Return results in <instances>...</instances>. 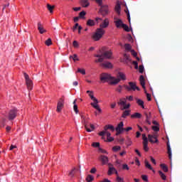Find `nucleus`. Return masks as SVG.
Masks as SVG:
<instances>
[{
  "mask_svg": "<svg viewBox=\"0 0 182 182\" xmlns=\"http://www.w3.org/2000/svg\"><path fill=\"white\" fill-rule=\"evenodd\" d=\"M38 30L39 31L40 33H45L46 32V30L43 28V26H42V23L41 22L38 23Z\"/></svg>",
  "mask_w": 182,
  "mask_h": 182,
  "instance_id": "a211bd4d",
  "label": "nucleus"
},
{
  "mask_svg": "<svg viewBox=\"0 0 182 182\" xmlns=\"http://www.w3.org/2000/svg\"><path fill=\"white\" fill-rule=\"evenodd\" d=\"M100 80L102 83H106V82H109V85H117L120 82V79L112 77L110 75L104 73L100 75Z\"/></svg>",
  "mask_w": 182,
  "mask_h": 182,
  "instance_id": "f03ea898",
  "label": "nucleus"
},
{
  "mask_svg": "<svg viewBox=\"0 0 182 182\" xmlns=\"http://www.w3.org/2000/svg\"><path fill=\"white\" fill-rule=\"evenodd\" d=\"M152 130H154V132H160V127H159V126H153Z\"/></svg>",
  "mask_w": 182,
  "mask_h": 182,
  "instance_id": "49530a36",
  "label": "nucleus"
},
{
  "mask_svg": "<svg viewBox=\"0 0 182 182\" xmlns=\"http://www.w3.org/2000/svg\"><path fill=\"white\" fill-rule=\"evenodd\" d=\"M126 98H121L119 101L117 102V105L120 106V110H127L130 108V103H126Z\"/></svg>",
  "mask_w": 182,
  "mask_h": 182,
  "instance_id": "20e7f679",
  "label": "nucleus"
},
{
  "mask_svg": "<svg viewBox=\"0 0 182 182\" xmlns=\"http://www.w3.org/2000/svg\"><path fill=\"white\" fill-rule=\"evenodd\" d=\"M100 66L102 68H105L106 69H112L113 68V65L110 62H105L100 64Z\"/></svg>",
  "mask_w": 182,
  "mask_h": 182,
  "instance_id": "4468645a",
  "label": "nucleus"
},
{
  "mask_svg": "<svg viewBox=\"0 0 182 182\" xmlns=\"http://www.w3.org/2000/svg\"><path fill=\"white\" fill-rule=\"evenodd\" d=\"M105 31L103 28H97L96 31L93 33L92 38L93 41H100L103 38V35L105 33Z\"/></svg>",
  "mask_w": 182,
  "mask_h": 182,
  "instance_id": "7ed1b4c3",
  "label": "nucleus"
},
{
  "mask_svg": "<svg viewBox=\"0 0 182 182\" xmlns=\"http://www.w3.org/2000/svg\"><path fill=\"white\" fill-rule=\"evenodd\" d=\"M157 134H148V140L150 143H159V139H157Z\"/></svg>",
  "mask_w": 182,
  "mask_h": 182,
  "instance_id": "1a4fd4ad",
  "label": "nucleus"
},
{
  "mask_svg": "<svg viewBox=\"0 0 182 182\" xmlns=\"http://www.w3.org/2000/svg\"><path fill=\"white\" fill-rule=\"evenodd\" d=\"M104 130L107 132V130H111V132H114V127L111 124L105 125L104 127Z\"/></svg>",
  "mask_w": 182,
  "mask_h": 182,
  "instance_id": "4be33fe9",
  "label": "nucleus"
},
{
  "mask_svg": "<svg viewBox=\"0 0 182 182\" xmlns=\"http://www.w3.org/2000/svg\"><path fill=\"white\" fill-rule=\"evenodd\" d=\"M99 151H100V153L107 154V151L102 148H99Z\"/></svg>",
  "mask_w": 182,
  "mask_h": 182,
  "instance_id": "0e129e2a",
  "label": "nucleus"
},
{
  "mask_svg": "<svg viewBox=\"0 0 182 182\" xmlns=\"http://www.w3.org/2000/svg\"><path fill=\"white\" fill-rule=\"evenodd\" d=\"M18 114V109L16 108L11 109L9 112V120H14Z\"/></svg>",
  "mask_w": 182,
  "mask_h": 182,
  "instance_id": "6e6552de",
  "label": "nucleus"
},
{
  "mask_svg": "<svg viewBox=\"0 0 182 182\" xmlns=\"http://www.w3.org/2000/svg\"><path fill=\"white\" fill-rule=\"evenodd\" d=\"M70 58H73L74 62H76V60H79V58H77V55H76V54H74L73 56H70Z\"/></svg>",
  "mask_w": 182,
  "mask_h": 182,
  "instance_id": "8fccbe9b",
  "label": "nucleus"
},
{
  "mask_svg": "<svg viewBox=\"0 0 182 182\" xmlns=\"http://www.w3.org/2000/svg\"><path fill=\"white\" fill-rule=\"evenodd\" d=\"M79 23H76L75 24V26H73V32H75V31H76V29H77V28H79Z\"/></svg>",
  "mask_w": 182,
  "mask_h": 182,
  "instance_id": "13d9d810",
  "label": "nucleus"
},
{
  "mask_svg": "<svg viewBox=\"0 0 182 182\" xmlns=\"http://www.w3.org/2000/svg\"><path fill=\"white\" fill-rule=\"evenodd\" d=\"M87 26H95L96 25V23L92 19H89L87 21Z\"/></svg>",
  "mask_w": 182,
  "mask_h": 182,
  "instance_id": "c756f323",
  "label": "nucleus"
},
{
  "mask_svg": "<svg viewBox=\"0 0 182 182\" xmlns=\"http://www.w3.org/2000/svg\"><path fill=\"white\" fill-rule=\"evenodd\" d=\"M124 48L126 50H130L132 49V46L129 43H126Z\"/></svg>",
  "mask_w": 182,
  "mask_h": 182,
  "instance_id": "37998d69",
  "label": "nucleus"
},
{
  "mask_svg": "<svg viewBox=\"0 0 182 182\" xmlns=\"http://www.w3.org/2000/svg\"><path fill=\"white\" fill-rule=\"evenodd\" d=\"M131 53H132V56H134V58H136L137 56V53H136V51H134V50H131Z\"/></svg>",
  "mask_w": 182,
  "mask_h": 182,
  "instance_id": "e2e57ef3",
  "label": "nucleus"
},
{
  "mask_svg": "<svg viewBox=\"0 0 182 182\" xmlns=\"http://www.w3.org/2000/svg\"><path fill=\"white\" fill-rule=\"evenodd\" d=\"M77 72L82 75H86V70L85 69L78 68Z\"/></svg>",
  "mask_w": 182,
  "mask_h": 182,
  "instance_id": "c03bdc74",
  "label": "nucleus"
},
{
  "mask_svg": "<svg viewBox=\"0 0 182 182\" xmlns=\"http://www.w3.org/2000/svg\"><path fill=\"white\" fill-rule=\"evenodd\" d=\"M100 6V14H102L103 16L109 14V8L107 5L103 6V4H102V6Z\"/></svg>",
  "mask_w": 182,
  "mask_h": 182,
  "instance_id": "9d476101",
  "label": "nucleus"
},
{
  "mask_svg": "<svg viewBox=\"0 0 182 182\" xmlns=\"http://www.w3.org/2000/svg\"><path fill=\"white\" fill-rule=\"evenodd\" d=\"M122 170H129V166L126 164L122 165Z\"/></svg>",
  "mask_w": 182,
  "mask_h": 182,
  "instance_id": "6e6d98bb",
  "label": "nucleus"
},
{
  "mask_svg": "<svg viewBox=\"0 0 182 182\" xmlns=\"http://www.w3.org/2000/svg\"><path fill=\"white\" fill-rule=\"evenodd\" d=\"M144 150L145 151H149V142H143Z\"/></svg>",
  "mask_w": 182,
  "mask_h": 182,
  "instance_id": "58836bf2",
  "label": "nucleus"
},
{
  "mask_svg": "<svg viewBox=\"0 0 182 182\" xmlns=\"http://www.w3.org/2000/svg\"><path fill=\"white\" fill-rule=\"evenodd\" d=\"M81 119H82V122L83 123V124L85 126V130H87V132L88 133L92 132V130L90 129H89V124H90V123H89L90 118L82 115Z\"/></svg>",
  "mask_w": 182,
  "mask_h": 182,
  "instance_id": "39448f33",
  "label": "nucleus"
},
{
  "mask_svg": "<svg viewBox=\"0 0 182 182\" xmlns=\"http://www.w3.org/2000/svg\"><path fill=\"white\" fill-rule=\"evenodd\" d=\"M122 89H123V87H122V85H119L116 90H117V92H118L119 93H122Z\"/></svg>",
  "mask_w": 182,
  "mask_h": 182,
  "instance_id": "bf43d9fd",
  "label": "nucleus"
},
{
  "mask_svg": "<svg viewBox=\"0 0 182 182\" xmlns=\"http://www.w3.org/2000/svg\"><path fill=\"white\" fill-rule=\"evenodd\" d=\"M99 100H97V102H91V106H92V107H94V109H96V110H98L100 113H102V109H100V107H99Z\"/></svg>",
  "mask_w": 182,
  "mask_h": 182,
  "instance_id": "2eb2a0df",
  "label": "nucleus"
},
{
  "mask_svg": "<svg viewBox=\"0 0 182 182\" xmlns=\"http://www.w3.org/2000/svg\"><path fill=\"white\" fill-rule=\"evenodd\" d=\"M112 55H113L112 50L105 51V48H102V50H100L99 54L95 55V58H98L95 62L102 63L105 59H112Z\"/></svg>",
  "mask_w": 182,
  "mask_h": 182,
  "instance_id": "f257e3e1",
  "label": "nucleus"
},
{
  "mask_svg": "<svg viewBox=\"0 0 182 182\" xmlns=\"http://www.w3.org/2000/svg\"><path fill=\"white\" fill-rule=\"evenodd\" d=\"M142 140H143V143L149 142V139H147V136H146V134H142Z\"/></svg>",
  "mask_w": 182,
  "mask_h": 182,
  "instance_id": "ea45409f",
  "label": "nucleus"
},
{
  "mask_svg": "<svg viewBox=\"0 0 182 182\" xmlns=\"http://www.w3.org/2000/svg\"><path fill=\"white\" fill-rule=\"evenodd\" d=\"M113 140H114V138H113L112 136H108L107 138V141H113Z\"/></svg>",
  "mask_w": 182,
  "mask_h": 182,
  "instance_id": "774afa93",
  "label": "nucleus"
},
{
  "mask_svg": "<svg viewBox=\"0 0 182 182\" xmlns=\"http://www.w3.org/2000/svg\"><path fill=\"white\" fill-rule=\"evenodd\" d=\"M118 77H119V78H118V79H119V80H120V79L122 80H126V75L124 74H123L122 73H119Z\"/></svg>",
  "mask_w": 182,
  "mask_h": 182,
  "instance_id": "e433bc0d",
  "label": "nucleus"
},
{
  "mask_svg": "<svg viewBox=\"0 0 182 182\" xmlns=\"http://www.w3.org/2000/svg\"><path fill=\"white\" fill-rule=\"evenodd\" d=\"M121 147L119 146H115L112 148L113 151H119L120 150Z\"/></svg>",
  "mask_w": 182,
  "mask_h": 182,
  "instance_id": "603ef678",
  "label": "nucleus"
},
{
  "mask_svg": "<svg viewBox=\"0 0 182 182\" xmlns=\"http://www.w3.org/2000/svg\"><path fill=\"white\" fill-rule=\"evenodd\" d=\"M145 167H146V168H149V170H151L154 173L153 167H151V165L149 163L147 160L145 161Z\"/></svg>",
  "mask_w": 182,
  "mask_h": 182,
  "instance_id": "7c9ffc66",
  "label": "nucleus"
},
{
  "mask_svg": "<svg viewBox=\"0 0 182 182\" xmlns=\"http://www.w3.org/2000/svg\"><path fill=\"white\" fill-rule=\"evenodd\" d=\"M131 119H141V114L135 112L134 114L131 115Z\"/></svg>",
  "mask_w": 182,
  "mask_h": 182,
  "instance_id": "393cba45",
  "label": "nucleus"
},
{
  "mask_svg": "<svg viewBox=\"0 0 182 182\" xmlns=\"http://www.w3.org/2000/svg\"><path fill=\"white\" fill-rule=\"evenodd\" d=\"M24 77L26 79V83L28 90H32V87H33V83L32 82V80L29 78V75L25 73Z\"/></svg>",
  "mask_w": 182,
  "mask_h": 182,
  "instance_id": "423d86ee",
  "label": "nucleus"
},
{
  "mask_svg": "<svg viewBox=\"0 0 182 182\" xmlns=\"http://www.w3.org/2000/svg\"><path fill=\"white\" fill-rule=\"evenodd\" d=\"M132 63L133 65H134L135 69H139V63H137V61H133Z\"/></svg>",
  "mask_w": 182,
  "mask_h": 182,
  "instance_id": "052dcab7",
  "label": "nucleus"
},
{
  "mask_svg": "<svg viewBox=\"0 0 182 182\" xmlns=\"http://www.w3.org/2000/svg\"><path fill=\"white\" fill-rule=\"evenodd\" d=\"M100 160L102 163V166H105L109 163V158L105 155H101L100 156Z\"/></svg>",
  "mask_w": 182,
  "mask_h": 182,
  "instance_id": "ddd939ff",
  "label": "nucleus"
},
{
  "mask_svg": "<svg viewBox=\"0 0 182 182\" xmlns=\"http://www.w3.org/2000/svg\"><path fill=\"white\" fill-rule=\"evenodd\" d=\"M46 46H50L52 45V39L48 38L47 41L45 42Z\"/></svg>",
  "mask_w": 182,
  "mask_h": 182,
  "instance_id": "a19ab883",
  "label": "nucleus"
},
{
  "mask_svg": "<svg viewBox=\"0 0 182 182\" xmlns=\"http://www.w3.org/2000/svg\"><path fill=\"white\" fill-rule=\"evenodd\" d=\"M92 147H100V143H99V142H94V143H92Z\"/></svg>",
  "mask_w": 182,
  "mask_h": 182,
  "instance_id": "5fc2aeb1",
  "label": "nucleus"
},
{
  "mask_svg": "<svg viewBox=\"0 0 182 182\" xmlns=\"http://www.w3.org/2000/svg\"><path fill=\"white\" fill-rule=\"evenodd\" d=\"M139 73H143L144 72V66L139 65Z\"/></svg>",
  "mask_w": 182,
  "mask_h": 182,
  "instance_id": "09e8293b",
  "label": "nucleus"
},
{
  "mask_svg": "<svg viewBox=\"0 0 182 182\" xmlns=\"http://www.w3.org/2000/svg\"><path fill=\"white\" fill-rule=\"evenodd\" d=\"M145 93L146 95V99L148 102H150L151 100V95L149 93H147V91L145 90Z\"/></svg>",
  "mask_w": 182,
  "mask_h": 182,
  "instance_id": "a18cd8bd",
  "label": "nucleus"
},
{
  "mask_svg": "<svg viewBox=\"0 0 182 182\" xmlns=\"http://www.w3.org/2000/svg\"><path fill=\"white\" fill-rule=\"evenodd\" d=\"M123 126H124V124H123V122H121L117 127H116L115 130H119L121 132H124V128H123Z\"/></svg>",
  "mask_w": 182,
  "mask_h": 182,
  "instance_id": "5701e85b",
  "label": "nucleus"
},
{
  "mask_svg": "<svg viewBox=\"0 0 182 182\" xmlns=\"http://www.w3.org/2000/svg\"><path fill=\"white\" fill-rule=\"evenodd\" d=\"M85 15H86V12L85 11H82L79 14L80 18H85Z\"/></svg>",
  "mask_w": 182,
  "mask_h": 182,
  "instance_id": "de8ad7c7",
  "label": "nucleus"
},
{
  "mask_svg": "<svg viewBox=\"0 0 182 182\" xmlns=\"http://www.w3.org/2000/svg\"><path fill=\"white\" fill-rule=\"evenodd\" d=\"M159 174L160 176V177L162 178V180H167V176H166V174H164V173H163V171H159Z\"/></svg>",
  "mask_w": 182,
  "mask_h": 182,
  "instance_id": "2f4dec72",
  "label": "nucleus"
},
{
  "mask_svg": "<svg viewBox=\"0 0 182 182\" xmlns=\"http://www.w3.org/2000/svg\"><path fill=\"white\" fill-rule=\"evenodd\" d=\"M145 116H146V122L148 124H151V122H150V117L151 116V113L149 112V114L146 113L145 114Z\"/></svg>",
  "mask_w": 182,
  "mask_h": 182,
  "instance_id": "c85d7f7f",
  "label": "nucleus"
},
{
  "mask_svg": "<svg viewBox=\"0 0 182 182\" xmlns=\"http://www.w3.org/2000/svg\"><path fill=\"white\" fill-rule=\"evenodd\" d=\"M167 150H168V158L170 160H171V147L170 146V144L167 142Z\"/></svg>",
  "mask_w": 182,
  "mask_h": 182,
  "instance_id": "cd10ccee",
  "label": "nucleus"
},
{
  "mask_svg": "<svg viewBox=\"0 0 182 182\" xmlns=\"http://www.w3.org/2000/svg\"><path fill=\"white\" fill-rule=\"evenodd\" d=\"M73 45L74 46V48H79V43H77V41H73Z\"/></svg>",
  "mask_w": 182,
  "mask_h": 182,
  "instance_id": "4d7b16f0",
  "label": "nucleus"
},
{
  "mask_svg": "<svg viewBox=\"0 0 182 182\" xmlns=\"http://www.w3.org/2000/svg\"><path fill=\"white\" fill-rule=\"evenodd\" d=\"M80 4L82 8H87V6L90 5V4L89 3V0H81Z\"/></svg>",
  "mask_w": 182,
  "mask_h": 182,
  "instance_id": "412c9836",
  "label": "nucleus"
},
{
  "mask_svg": "<svg viewBox=\"0 0 182 182\" xmlns=\"http://www.w3.org/2000/svg\"><path fill=\"white\" fill-rule=\"evenodd\" d=\"M139 82H140V85H141V86H142L143 89H146V82L144 80V76L140 75Z\"/></svg>",
  "mask_w": 182,
  "mask_h": 182,
  "instance_id": "f3484780",
  "label": "nucleus"
},
{
  "mask_svg": "<svg viewBox=\"0 0 182 182\" xmlns=\"http://www.w3.org/2000/svg\"><path fill=\"white\" fill-rule=\"evenodd\" d=\"M150 159L151 163H153V164H156V159H154V158H153V156H150Z\"/></svg>",
  "mask_w": 182,
  "mask_h": 182,
  "instance_id": "338daca9",
  "label": "nucleus"
},
{
  "mask_svg": "<svg viewBox=\"0 0 182 182\" xmlns=\"http://www.w3.org/2000/svg\"><path fill=\"white\" fill-rule=\"evenodd\" d=\"M126 89L129 91L130 90H140V88L139 87H137V85H136V82H129V86H126Z\"/></svg>",
  "mask_w": 182,
  "mask_h": 182,
  "instance_id": "0eeeda50",
  "label": "nucleus"
},
{
  "mask_svg": "<svg viewBox=\"0 0 182 182\" xmlns=\"http://www.w3.org/2000/svg\"><path fill=\"white\" fill-rule=\"evenodd\" d=\"M114 23H115V26H117V28H122L123 26V25L124 23H123V21L121 19L119 18H114Z\"/></svg>",
  "mask_w": 182,
  "mask_h": 182,
  "instance_id": "dca6fc26",
  "label": "nucleus"
},
{
  "mask_svg": "<svg viewBox=\"0 0 182 182\" xmlns=\"http://www.w3.org/2000/svg\"><path fill=\"white\" fill-rule=\"evenodd\" d=\"M65 103V100L63 98H60L57 104V112L60 113V112H62V109H63V105Z\"/></svg>",
  "mask_w": 182,
  "mask_h": 182,
  "instance_id": "9b49d317",
  "label": "nucleus"
},
{
  "mask_svg": "<svg viewBox=\"0 0 182 182\" xmlns=\"http://www.w3.org/2000/svg\"><path fill=\"white\" fill-rule=\"evenodd\" d=\"M109 26V21L107 20H105L100 25L99 29H104L105 28H107Z\"/></svg>",
  "mask_w": 182,
  "mask_h": 182,
  "instance_id": "aec40b11",
  "label": "nucleus"
},
{
  "mask_svg": "<svg viewBox=\"0 0 182 182\" xmlns=\"http://www.w3.org/2000/svg\"><path fill=\"white\" fill-rule=\"evenodd\" d=\"M120 11H122V6L120 4L117 3L115 6V12H117L118 15H120Z\"/></svg>",
  "mask_w": 182,
  "mask_h": 182,
  "instance_id": "bb28decb",
  "label": "nucleus"
},
{
  "mask_svg": "<svg viewBox=\"0 0 182 182\" xmlns=\"http://www.w3.org/2000/svg\"><path fill=\"white\" fill-rule=\"evenodd\" d=\"M135 100L136 101L137 105L141 106L142 109H144V102L140 99L136 98Z\"/></svg>",
  "mask_w": 182,
  "mask_h": 182,
  "instance_id": "b1692460",
  "label": "nucleus"
},
{
  "mask_svg": "<svg viewBox=\"0 0 182 182\" xmlns=\"http://www.w3.org/2000/svg\"><path fill=\"white\" fill-rule=\"evenodd\" d=\"M122 28L126 31V32H129L130 31V28H129V26L126 24H123Z\"/></svg>",
  "mask_w": 182,
  "mask_h": 182,
  "instance_id": "79ce46f5",
  "label": "nucleus"
},
{
  "mask_svg": "<svg viewBox=\"0 0 182 182\" xmlns=\"http://www.w3.org/2000/svg\"><path fill=\"white\" fill-rule=\"evenodd\" d=\"M132 110L130 109H125L122 114V119H126V117H127V116H130V113H131Z\"/></svg>",
  "mask_w": 182,
  "mask_h": 182,
  "instance_id": "6ab92c4d",
  "label": "nucleus"
},
{
  "mask_svg": "<svg viewBox=\"0 0 182 182\" xmlns=\"http://www.w3.org/2000/svg\"><path fill=\"white\" fill-rule=\"evenodd\" d=\"M141 178H142V180H143L144 181H146V182L149 181V178L147 177L146 175H142V176H141Z\"/></svg>",
  "mask_w": 182,
  "mask_h": 182,
  "instance_id": "3c124183",
  "label": "nucleus"
},
{
  "mask_svg": "<svg viewBox=\"0 0 182 182\" xmlns=\"http://www.w3.org/2000/svg\"><path fill=\"white\" fill-rule=\"evenodd\" d=\"M95 2L99 5V6H102V5H103V0H95Z\"/></svg>",
  "mask_w": 182,
  "mask_h": 182,
  "instance_id": "864d4df0",
  "label": "nucleus"
},
{
  "mask_svg": "<svg viewBox=\"0 0 182 182\" xmlns=\"http://www.w3.org/2000/svg\"><path fill=\"white\" fill-rule=\"evenodd\" d=\"M109 166H111L109 167V170L107 172L108 176H112L114 173L117 175V170L115 169L114 167H113V165L109 164Z\"/></svg>",
  "mask_w": 182,
  "mask_h": 182,
  "instance_id": "f8f14e48",
  "label": "nucleus"
},
{
  "mask_svg": "<svg viewBox=\"0 0 182 182\" xmlns=\"http://www.w3.org/2000/svg\"><path fill=\"white\" fill-rule=\"evenodd\" d=\"M93 180H95V178L93 177V176L87 175V176L86 178V181H87V182H92Z\"/></svg>",
  "mask_w": 182,
  "mask_h": 182,
  "instance_id": "f704fd0d",
  "label": "nucleus"
},
{
  "mask_svg": "<svg viewBox=\"0 0 182 182\" xmlns=\"http://www.w3.org/2000/svg\"><path fill=\"white\" fill-rule=\"evenodd\" d=\"M73 109L74 112L76 113V114H77L79 113V109H77V105H76V100H74L73 102Z\"/></svg>",
  "mask_w": 182,
  "mask_h": 182,
  "instance_id": "473e14b6",
  "label": "nucleus"
},
{
  "mask_svg": "<svg viewBox=\"0 0 182 182\" xmlns=\"http://www.w3.org/2000/svg\"><path fill=\"white\" fill-rule=\"evenodd\" d=\"M160 166L165 173H167V171H168V168L167 167V166H166V164H161Z\"/></svg>",
  "mask_w": 182,
  "mask_h": 182,
  "instance_id": "72a5a7b5",
  "label": "nucleus"
},
{
  "mask_svg": "<svg viewBox=\"0 0 182 182\" xmlns=\"http://www.w3.org/2000/svg\"><path fill=\"white\" fill-rule=\"evenodd\" d=\"M54 9H55V6H51L50 4H47V9H48V11L50 14H52V12H53Z\"/></svg>",
  "mask_w": 182,
  "mask_h": 182,
  "instance_id": "c9c22d12",
  "label": "nucleus"
},
{
  "mask_svg": "<svg viewBox=\"0 0 182 182\" xmlns=\"http://www.w3.org/2000/svg\"><path fill=\"white\" fill-rule=\"evenodd\" d=\"M117 182H124V181H123V178H120L119 176H117Z\"/></svg>",
  "mask_w": 182,
  "mask_h": 182,
  "instance_id": "69168bd1",
  "label": "nucleus"
},
{
  "mask_svg": "<svg viewBox=\"0 0 182 182\" xmlns=\"http://www.w3.org/2000/svg\"><path fill=\"white\" fill-rule=\"evenodd\" d=\"M77 171V169H76V168H73L69 173H68V176L69 177L73 178L75 177V174H76V171Z\"/></svg>",
  "mask_w": 182,
  "mask_h": 182,
  "instance_id": "a878e982",
  "label": "nucleus"
},
{
  "mask_svg": "<svg viewBox=\"0 0 182 182\" xmlns=\"http://www.w3.org/2000/svg\"><path fill=\"white\" fill-rule=\"evenodd\" d=\"M105 134H106V130L102 131V132L99 133V136H102V139H105V137H103V136H105Z\"/></svg>",
  "mask_w": 182,
  "mask_h": 182,
  "instance_id": "680f3d73",
  "label": "nucleus"
},
{
  "mask_svg": "<svg viewBox=\"0 0 182 182\" xmlns=\"http://www.w3.org/2000/svg\"><path fill=\"white\" fill-rule=\"evenodd\" d=\"M89 96L91 99V100H92L93 102H95L96 103H97V100L96 97H95V96L93 95V92H91L90 94H89Z\"/></svg>",
  "mask_w": 182,
  "mask_h": 182,
  "instance_id": "4c0bfd02",
  "label": "nucleus"
}]
</instances>
